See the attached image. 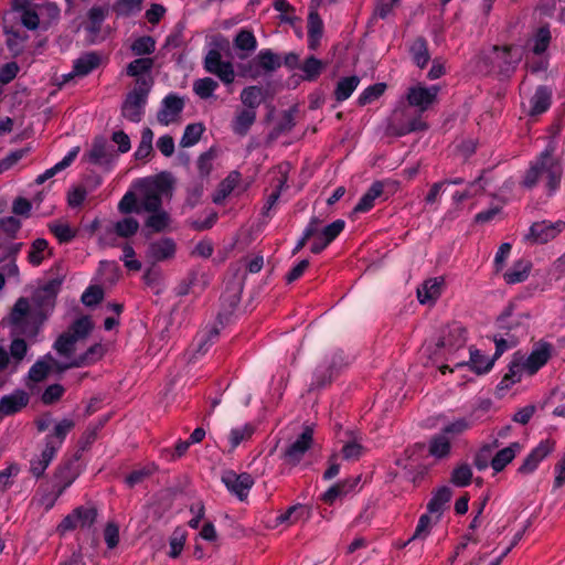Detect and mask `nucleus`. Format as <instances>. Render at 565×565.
<instances>
[{
  "label": "nucleus",
  "mask_w": 565,
  "mask_h": 565,
  "mask_svg": "<svg viewBox=\"0 0 565 565\" xmlns=\"http://www.w3.org/2000/svg\"><path fill=\"white\" fill-rule=\"evenodd\" d=\"M78 152H79V148L78 147L72 148L66 153V156L61 161H58L54 167H52V168L45 170L43 173L39 174L36 177V179H35L36 183L38 184H42L46 180H49L52 177H54L57 172H61L65 168L70 167L71 163L76 159Z\"/></svg>",
  "instance_id": "41"
},
{
  "label": "nucleus",
  "mask_w": 565,
  "mask_h": 565,
  "mask_svg": "<svg viewBox=\"0 0 565 565\" xmlns=\"http://www.w3.org/2000/svg\"><path fill=\"white\" fill-rule=\"evenodd\" d=\"M523 446L518 441H514L508 447L500 449L497 451L490 462L491 468L495 472L502 471L515 458V456L521 452Z\"/></svg>",
  "instance_id": "29"
},
{
  "label": "nucleus",
  "mask_w": 565,
  "mask_h": 565,
  "mask_svg": "<svg viewBox=\"0 0 565 565\" xmlns=\"http://www.w3.org/2000/svg\"><path fill=\"white\" fill-rule=\"evenodd\" d=\"M62 365H57L54 358L51 355L45 356L42 360H39L36 363L32 365V367L29 371V377L30 380L34 382H40L46 377V375L53 371V369L61 370Z\"/></svg>",
  "instance_id": "39"
},
{
  "label": "nucleus",
  "mask_w": 565,
  "mask_h": 565,
  "mask_svg": "<svg viewBox=\"0 0 565 565\" xmlns=\"http://www.w3.org/2000/svg\"><path fill=\"white\" fill-rule=\"evenodd\" d=\"M143 0H116L113 10L118 17H130L141 11Z\"/></svg>",
  "instance_id": "48"
},
{
  "label": "nucleus",
  "mask_w": 565,
  "mask_h": 565,
  "mask_svg": "<svg viewBox=\"0 0 565 565\" xmlns=\"http://www.w3.org/2000/svg\"><path fill=\"white\" fill-rule=\"evenodd\" d=\"M411 54L418 67H425L429 61L426 41L422 38L416 39L411 45Z\"/></svg>",
  "instance_id": "49"
},
{
  "label": "nucleus",
  "mask_w": 565,
  "mask_h": 565,
  "mask_svg": "<svg viewBox=\"0 0 565 565\" xmlns=\"http://www.w3.org/2000/svg\"><path fill=\"white\" fill-rule=\"evenodd\" d=\"M341 360H342L341 352H334L330 358L326 356L323 362H321L318 365V367L316 369L311 386L321 387V386L326 385L331 380L332 370L337 366L338 361H341Z\"/></svg>",
  "instance_id": "26"
},
{
  "label": "nucleus",
  "mask_w": 565,
  "mask_h": 565,
  "mask_svg": "<svg viewBox=\"0 0 565 565\" xmlns=\"http://www.w3.org/2000/svg\"><path fill=\"white\" fill-rule=\"evenodd\" d=\"M555 444L550 439L542 440L524 459L523 463L519 467V472L522 475L532 473L539 463L554 450Z\"/></svg>",
  "instance_id": "19"
},
{
  "label": "nucleus",
  "mask_w": 565,
  "mask_h": 565,
  "mask_svg": "<svg viewBox=\"0 0 565 565\" xmlns=\"http://www.w3.org/2000/svg\"><path fill=\"white\" fill-rule=\"evenodd\" d=\"M204 131L202 124H190L185 127L180 145L184 148L194 146Z\"/></svg>",
  "instance_id": "52"
},
{
  "label": "nucleus",
  "mask_w": 565,
  "mask_h": 565,
  "mask_svg": "<svg viewBox=\"0 0 565 565\" xmlns=\"http://www.w3.org/2000/svg\"><path fill=\"white\" fill-rule=\"evenodd\" d=\"M22 248V243H11L6 246H0V259L1 263L9 260L2 266V270L7 274L8 278H14L19 281V267L15 263V258Z\"/></svg>",
  "instance_id": "24"
},
{
  "label": "nucleus",
  "mask_w": 565,
  "mask_h": 565,
  "mask_svg": "<svg viewBox=\"0 0 565 565\" xmlns=\"http://www.w3.org/2000/svg\"><path fill=\"white\" fill-rule=\"evenodd\" d=\"M451 489L449 487L438 488L427 504V511L429 514L435 515L436 519H440L443 512L451 498Z\"/></svg>",
  "instance_id": "32"
},
{
  "label": "nucleus",
  "mask_w": 565,
  "mask_h": 565,
  "mask_svg": "<svg viewBox=\"0 0 565 565\" xmlns=\"http://www.w3.org/2000/svg\"><path fill=\"white\" fill-rule=\"evenodd\" d=\"M383 193V183L382 182H374L370 189L362 195L360 201L354 207L355 213H365L370 211L375 203V200L380 198Z\"/></svg>",
  "instance_id": "42"
},
{
  "label": "nucleus",
  "mask_w": 565,
  "mask_h": 565,
  "mask_svg": "<svg viewBox=\"0 0 565 565\" xmlns=\"http://www.w3.org/2000/svg\"><path fill=\"white\" fill-rule=\"evenodd\" d=\"M85 156L90 163L102 167L111 164L116 158L114 149L104 138L95 139Z\"/></svg>",
  "instance_id": "20"
},
{
  "label": "nucleus",
  "mask_w": 565,
  "mask_h": 565,
  "mask_svg": "<svg viewBox=\"0 0 565 565\" xmlns=\"http://www.w3.org/2000/svg\"><path fill=\"white\" fill-rule=\"evenodd\" d=\"M74 427V422L68 418H64L54 426V431L46 436L45 445H56V450L62 446L66 435Z\"/></svg>",
  "instance_id": "45"
},
{
  "label": "nucleus",
  "mask_w": 565,
  "mask_h": 565,
  "mask_svg": "<svg viewBox=\"0 0 565 565\" xmlns=\"http://www.w3.org/2000/svg\"><path fill=\"white\" fill-rule=\"evenodd\" d=\"M469 352L470 358L468 362H457L454 364V367H449V365L447 364L440 365V372L445 374L446 371L454 372L462 367H469L476 374L481 375L488 373L492 369L494 364V359L489 358L486 354H482L479 350L470 349Z\"/></svg>",
  "instance_id": "11"
},
{
  "label": "nucleus",
  "mask_w": 565,
  "mask_h": 565,
  "mask_svg": "<svg viewBox=\"0 0 565 565\" xmlns=\"http://www.w3.org/2000/svg\"><path fill=\"white\" fill-rule=\"evenodd\" d=\"M451 450L450 437L443 431L431 437L428 445V452L436 459H444L449 456Z\"/></svg>",
  "instance_id": "34"
},
{
  "label": "nucleus",
  "mask_w": 565,
  "mask_h": 565,
  "mask_svg": "<svg viewBox=\"0 0 565 565\" xmlns=\"http://www.w3.org/2000/svg\"><path fill=\"white\" fill-rule=\"evenodd\" d=\"M310 518V509L303 504H295L275 518L274 526H290L298 522H305Z\"/></svg>",
  "instance_id": "27"
},
{
  "label": "nucleus",
  "mask_w": 565,
  "mask_h": 565,
  "mask_svg": "<svg viewBox=\"0 0 565 565\" xmlns=\"http://www.w3.org/2000/svg\"><path fill=\"white\" fill-rule=\"evenodd\" d=\"M256 120V111L253 109H241L232 121V130L238 136H245Z\"/></svg>",
  "instance_id": "35"
},
{
  "label": "nucleus",
  "mask_w": 565,
  "mask_h": 565,
  "mask_svg": "<svg viewBox=\"0 0 565 565\" xmlns=\"http://www.w3.org/2000/svg\"><path fill=\"white\" fill-rule=\"evenodd\" d=\"M58 289L60 282L53 280L36 289L31 300L20 298L10 315L12 332L29 339L35 338L55 306Z\"/></svg>",
  "instance_id": "1"
},
{
  "label": "nucleus",
  "mask_w": 565,
  "mask_h": 565,
  "mask_svg": "<svg viewBox=\"0 0 565 565\" xmlns=\"http://www.w3.org/2000/svg\"><path fill=\"white\" fill-rule=\"evenodd\" d=\"M338 438L339 443L342 444L341 454L343 459L355 461L365 452L363 438L360 433L347 429L340 433Z\"/></svg>",
  "instance_id": "14"
},
{
  "label": "nucleus",
  "mask_w": 565,
  "mask_h": 565,
  "mask_svg": "<svg viewBox=\"0 0 565 565\" xmlns=\"http://www.w3.org/2000/svg\"><path fill=\"white\" fill-rule=\"evenodd\" d=\"M273 7L280 12L279 21L281 23L292 24L295 22V8L287 0H275Z\"/></svg>",
  "instance_id": "61"
},
{
  "label": "nucleus",
  "mask_w": 565,
  "mask_h": 565,
  "mask_svg": "<svg viewBox=\"0 0 565 565\" xmlns=\"http://www.w3.org/2000/svg\"><path fill=\"white\" fill-rule=\"evenodd\" d=\"M439 90L438 85L424 86L423 84H416L408 88L406 99L412 107L423 113L435 104Z\"/></svg>",
  "instance_id": "10"
},
{
  "label": "nucleus",
  "mask_w": 565,
  "mask_h": 565,
  "mask_svg": "<svg viewBox=\"0 0 565 565\" xmlns=\"http://www.w3.org/2000/svg\"><path fill=\"white\" fill-rule=\"evenodd\" d=\"M254 431L255 428L250 424H244L242 426L232 428L228 434L230 449L234 450L236 447L239 446L241 443L249 439L253 436Z\"/></svg>",
  "instance_id": "47"
},
{
  "label": "nucleus",
  "mask_w": 565,
  "mask_h": 565,
  "mask_svg": "<svg viewBox=\"0 0 565 565\" xmlns=\"http://www.w3.org/2000/svg\"><path fill=\"white\" fill-rule=\"evenodd\" d=\"M92 328L90 319L81 317L74 321L66 332L58 337L54 347L58 354L66 359V362H70L72 358H78V344L89 334Z\"/></svg>",
  "instance_id": "5"
},
{
  "label": "nucleus",
  "mask_w": 565,
  "mask_h": 565,
  "mask_svg": "<svg viewBox=\"0 0 565 565\" xmlns=\"http://www.w3.org/2000/svg\"><path fill=\"white\" fill-rule=\"evenodd\" d=\"M532 264L527 259H519L503 274V279L509 285L520 284L526 280Z\"/></svg>",
  "instance_id": "31"
},
{
  "label": "nucleus",
  "mask_w": 565,
  "mask_h": 565,
  "mask_svg": "<svg viewBox=\"0 0 565 565\" xmlns=\"http://www.w3.org/2000/svg\"><path fill=\"white\" fill-rule=\"evenodd\" d=\"M139 222L131 217H124L117 222L109 223L99 235V242L103 245H114L115 237L128 238L137 233Z\"/></svg>",
  "instance_id": "9"
},
{
  "label": "nucleus",
  "mask_w": 565,
  "mask_h": 565,
  "mask_svg": "<svg viewBox=\"0 0 565 565\" xmlns=\"http://www.w3.org/2000/svg\"><path fill=\"white\" fill-rule=\"evenodd\" d=\"M75 480V475L72 472L68 466L61 468L54 481V489L56 490V495H61L63 491L70 487Z\"/></svg>",
  "instance_id": "54"
},
{
  "label": "nucleus",
  "mask_w": 565,
  "mask_h": 565,
  "mask_svg": "<svg viewBox=\"0 0 565 565\" xmlns=\"http://www.w3.org/2000/svg\"><path fill=\"white\" fill-rule=\"evenodd\" d=\"M386 85L384 83H377L365 88L359 96L358 102L361 106L367 105L373 100L377 99L384 92Z\"/></svg>",
  "instance_id": "60"
},
{
  "label": "nucleus",
  "mask_w": 565,
  "mask_h": 565,
  "mask_svg": "<svg viewBox=\"0 0 565 565\" xmlns=\"http://www.w3.org/2000/svg\"><path fill=\"white\" fill-rule=\"evenodd\" d=\"M177 244L170 237H162L151 242L147 249V257L152 262H164L174 257Z\"/></svg>",
  "instance_id": "21"
},
{
  "label": "nucleus",
  "mask_w": 565,
  "mask_h": 565,
  "mask_svg": "<svg viewBox=\"0 0 565 565\" xmlns=\"http://www.w3.org/2000/svg\"><path fill=\"white\" fill-rule=\"evenodd\" d=\"M104 353V347L100 343H96L89 347L83 354H79L78 358H72L70 362L63 363L61 369L66 370L70 367H78L92 364L102 359Z\"/></svg>",
  "instance_id": "30"
},
{
  "label": "nucleus",
  "mask_w": 565,
  "mask_h": 565,
  "mask_svg": "<svg viewBox=\"0 0 565 565\" xmlns=\"http://www.w3.org/2000/svg\"><path fill=\"white\" fill-rule=\"evenodd\" d=\"M153 67V58L140 57L130 62L126 68L127 75L132 77H139L151 71Z\"/></svg>",
  "instance_id": "53"
},
{
  "label": "nucleus",
  "mask_w": 565,
  "mask_h": 565,
  "mask_svg": "<svg viewBox=\"0 0 565 565\" xmlns=\"http://www.w3.org/2000/svg\"><path fill=\"white\" fill-rule=\"evenodd\" d=\"M134 188L139 201L137 213L156 212L161 207L162 198L169 193V183L164 177L138 180Z\"/></svg>",
  "instance_id": "4"
},
{
  "label": "nucleus",
  "mask_w": 565,
  "mask_h": 565,
  "mask_svg": "<svg viewBox=\"0 0 565 565\" xmlns=\"http://www.w3.org/2000/svg\"><path fill=\"white\" fill-rule=\"evenodd\" d=\"M444 289V279L434 277L425 280L417 288V298L422 305L431 306L440 297Z\"/></svg>",
  "instance_id": "22"
},
{
  "label": "nucleus",
  "mask_w": 565,
  "mask_h": 565,
  "mask_svg": "<svg viewBox=\"0 0 565 565\" xmlns=\"http://www.w3.org/2000/svg\"><path fill=\"white\" fill-rule=\"evenodd\" d=\"M130 49L136 55H149L156 50V41L149 35L140 36L132 42Z\"/></svg>",
  "instance_id": "57"
},
{
  "label": "nucleus",
  "mask_w": 565,
  "mask_h": 565,
  "mask_svg": "<svg viewBox=\"0 0 565 565\" xmlns=\"http://www.w3.org/2000/svg\"><path fill=\"white\" fill-rule=\"evenodd\" d=\"M184 107V102L177 95H168L161 104V108L158 111L157 119L160 125L168 126L177 122L180 119L181 113Z\"/></svg>",
  "instance_id": "16"
},
{
  "label": "nucleus",
  "mask_w": 565,
  "mask_h": 565,
  "mask_svg": "<svg viewBox=\"0 0 565 565\" xmlns=\"http://www.w3.org/2000/svg\"><path fill=\"white\" fill-rule=\"evenodd\" d=\"M138 86L127 96L122 105V116L132 122H139L143 115V108L149 92V83L146 79H138Z\"/></svg>",
  "instance_id": "7"
},
{
  "label": "nucleus",
  "mask_w": 565,
  "mask_h": 565,
  "mask_svg": "<svg viewBox=\"0 0 565 565\" xmlns=\"http://www.w3.org/2000/svg\"><path fill=\"white\" fill-rule=\"evenodd\" d=\"M466 343V330L459 323H452L443 330V334L436 343V354L447 355V360L454 361L452 355L462 349Z\"/></svg>",
  "instance_id": "6"
},
{
  "label": "nucleus",
  "mask_w": 565,
  "mask_h": 565,
  "mask_svg": "<svg viewBox=\"0 0 565 565\" xmlns=\"http://www.w3.org/2000/svg\"><path fill=\"white\" fill-rule=\"evenodd\" d=\"M222 481L226 489L241 501L247 498L248 492L254 484V480L250 475H237L234 471H226L222 477Z\"/></svg>",
  "instance_id": "15"
},
{
  "label": "nucleus",
  "mask_w": 565,
  "mask_h": 565,
  "mask_svg": "<svg viewBox=\"0 0 565 565\" xmlns=\"http://www.w3.org/2000/svg\"><path fill=\"white\" fill-rule=\"evenodd\" d=\"M344 226L343 220H337L324 227H321L319 221V232L312 237L311 252L318 254L323 250L344 230Z\"/></svg>",
  "instance_id": "17"
},
{
  "label": "nucleus",
  "mask_w": 565,
  "mask_h": 565,
  "mask_svg": "<svg viewBox=\"0 0 565 565\" xmlns=\"http://www.w3.org/2000/svg\"><path fill=\"white\" fill-rule=\"evenodd\" d=\"M235 45L243 51H254L257 46L255 35L249 31H241L235 38Z\"/></svg>",
  "instance_id": "64"
},
{
  "label": "nucleus",
  "mask_w": 565,
  "mask_h": 565,
  "mask_svg": "<svg viewBox=\"0 0 565 565\" xmlns=\"http://www.w3.org/2000/svg\"><path fill=\"white\" fill-rule=\"evenodd\" d=\"M323 33V22L316 11L308 15V46L316 50L320 43Z\"/></svg>",
  "instance_id": "40"
},
{
  "label": "nucleus",
  "mask_w": 565,
  "mask_h": 565,
  "mask_svg": "<svg viewBox=\"0 0 565 565\" xmlns=\"http://www.w3.org/2000/svg\"><path fill=\"white\" fill-rule=\"evenodd\" d=\"M313 430L306 427L302 434L288 447L285 452V459L289 465H297L303 458L312 444Z\"/></svg>",
  "instance_id": "18"
},
{
  "label": "nucleus",
  "mask_w": 565,
  "mask_h": 565,
  "mask_svg": "<svg viewBox=\"0 0 565 565\" xmlns=\"http://www.w3.org/2000/svg\"><path fill=\"white\" fill-rule=\"evenodd\" d=\"M56 454V445L44 447L41 455L31 460L30 470L36 478L41 477Z\"/></svg>",
  "instance_id": "38"
},
{
  "label": "nucleus",
  "mask_w": 565,
  "mask_h": 565,
  "mask_svg": "<svg viewBox=\"0 0 565 565\" xmlns=\"http://www.w3.org/2000/svg\"><path fill=\"white\" fill-rule=\"evenodd\" d=\"M216 88L217 83L211 77L200 78L193 84L194 93L202 99L210 98Z\"/></svg>",
  "instance_id": "55"
},
{
  "label": "nucleus",
  "mask_w": 565,
  "mask_h": 565,
  "mask_svg": "<svg viewBox=\"0 0 565 565\" xmlns=\"http://www.w3.org/2000/svg\"><path fill=\"white\" fill-rule=\"evenodd\" d=\"M552 355V345L548 342L540 341L533 345L529 355L521 352L513 354L509 365V372L503 376L498 385L499 390L509 388L511 385L521 381L524 374L533 375L543 367Z\"/></svg>",
  "instance_id": "3"
},
{
  "label": "nucleus",
  "mask_w": 565,
  "mask_h": 565,
  "mask_svg": "<svg viewBox=\"0 0 565 565\" xmlns=\"http://www.w3.org/2000/svg\"><path fill=\"white\" fill-rule=\"evenodd\" d=\"M439 519H436L435 515L429 514L428 512L426 514H423L419 518L418 524L416 526V530L412 536V540H424L426 539L434 525L438 523Z\"/></svg>",
  "instance_id": "50"
},
{
  "label": "nucleus",
  "mask_w": 565,
  "mask_h": 565,
  "mask_svg": "<svg viewBox=\"0 0 565 565\" xmlns=\"http://www.w3.org/2000/svg\"><path fill=\"white\" fill-rule=\"evenodd\" d=\"M523 51L519 46H494L488 56L492 64V71L509 75L522 60Z\"/></svg>",
  "instance_id": "8"
},
{
  "label": "nucleus",
  "mask_w": 565,
  "mask_h": 565,
  "mask_svg": "<svg viewBox=\"0 0 565 565\" xmlns=\"http://www.w3.org/2000/svg\"><path fill=\"white\" fill-rule=\"evenodd\" d=\"M551 98L552 92L547 87H537L534 95L530 99L529 114L534 116L545 113L551 106Z\"/></svg>",
  "instance_id": "33"
},
{
  "label": "nucleus",
  "mask_w": 565,
  "mask_h": 565,
  "mask_svg": "<svg viewBox=\"0 0 565 565\" xmlns=\"http://www.w3.org/2000/svg\"><path fill=\"white\" fill-rule=\"evenodd\" d=\"M109 7L108 6H94L87 12V22L85 24V30L90 34H97L100 31L102 23L105 21L108 15Z\"/></svg>",
  "instance_id": "37"
},
{
  "label": "nucleus",
  "mask_w": 565,
  "mask_h": 565,
  "mask_svg": "<svg viewBox=\"0 0 565 565\" xmlns=\"http://www.w3.org/2000/svg\"><path fill=\"white\" fill-rule=\"evenodd\" d=\"M51 255L49 243L44 238H36L32 242L28 253V260L32 266H40Z\"/></svg>",
  "instance_id": "43"
},
{
  "label": "nucleus",
  "mask_w": 565,
  "mask_h": 565,
  "mask_svg": "<svg viewBox=\"0 0 565 565\" xmlns=\"http://www.w3.org/2000/svg\"><path fill=\"white\" fill-rule=\"evenodd\" d=\"M153 132L150 128H143L141 131V140L135 152L137 159L147 158L152 151Z\"/></svg>",
  "instance_id": "58"
},
{
  "label": "nucleus",
  "mask_w": 565,
  "mask_h": 565,
  "mask_svg": "<svg viewBox=\"0 0 565 565\" xmlns=\"http://www.w3.org/2000/svg\"><path fill=\"white\" fill-rule=\"evenodd\" d=\"M49 227L60 243H67L75 237V231L66 223H53Z\"/></svg>",
  "instance_id": "63"
},
{
  "label": "nucleus",
  "mask_w": 565,
  "mask_h": 565,
  "mask_svg": "<svg viewBox=\"0 0 565 565\" xmlns=\"http://www.w3.org/2000/svg\"><path fill=\"white\" fill-rule=\"evenodd\" d=\"M102 62L99 54L88 52L78 57L74 63L73 73L77 76H86L92 71L97 68Z\"/></svg>",
  "instance_id": "36"
},
{
  "label": "nucleus",
  "mask_w": 565,
  "mask_h": 565,
  "mask_svg": "<svg viewBox=\"0 0 565 565\" xmlns=\"http://www.w3.org/2000/svg\"><path fill=\"white\" fill-rule=\"evenodd\" d=\"M28 345L23 339H14L10 344V356L12 359V372L15 371L18 364L25 358Z\"/></svg>",
  "instance_id": "59"
},
{
  "label": "nucleus",
  "mask_w": 565,
  "mask_h": 565,
  "mask_svg": "<svg viewBox=\"0 0 565 565\" xmlns=\"http://www.w3.org/2000/svg\"><path fill=\"white\" fill-rule=\"evenodd\" d=\"M280 66L279 58L270 50H262L258 55L250 62L249 68L252 77H258L263 68L266 72H273Z\"/></svg>",
  "instance_id": "28"
},
{
  "label": "nucleus",
  "mask_w": 565,
  "mask_h": 565,
  "mask_svg": "<svg viewBox=\"0 0 565 565\" xmlns=\"http://www.w3.org/2000/svg\"><path fill=\"white\" fill-rule=\"evenodd\" d=\"M472 470L468 465H461L454 469L451 473V482L457 487H466L470 483Z\"/></svg>",
  "instance_id": "62"
},
{
  "label": "nucleus",
  "mask_w": 565,
  "mask_h": 565,
  "mask_svg": "<svg viewBox=\"0 0 565 565\" xmlns=\"http://www.w3.org/2000/svg\"><path fill=\"white\" fill-rule=\"evenodd\" d=\"M150 215L146 221V226L154 232L163 231L170 222L169 214L163 210L158 209L156 212H148Z\"/></svg>",
  "instance_id": "51"
},
{
  "label": "nucleus",
  "mask_w": 565,
  "mask_h": 565,
  "mask_svg": "<svg viewBox=\"0 0 565 565\" xmlns=\"http://www.w3.org/2000/svg\"><path fill=\"white\" fill-rule=\"evenodd\" d=\"M555 146L548 143L547 147L531 163L523 179L525 188H533L543 184L548 195L556 192L562 179V164L554 156Z\"/></svg>",
  "instance_id": "2"
},
{
  "label": "nucleus",
  "mask_w": 565,
  "mask_h": 565,
  "mask_svg": "<svg viewBox=\"0 0 565 565\" xmlns=\"http://www.w3.org/2000/svg\"><path fill=\"white\" fill-rule=\"evenodd\" d=\"M264 100V90L259 86L245 87L241 93V102L245 106L244 109H253L256 111Z\"/></svg>",
  "instance_id": "44"
},
{
  "label": "nucleus",
  "mask_w": 565,
  "mask_h": 565,
  "mask_svg": "<svg viewBox=\"0 0 565 565\" xmlns=\"http://www.w3.org/2000/svg\"><path fill=\"white\" fill-rule=\"evenodd\" d=\"M29 399V394L22 390L4 395L0 398V414L2 416L13 415L24 408Z\"/></svg>",
  "instance_id": "23"
},
{
  "label": "nucleus",
  "mask_w": 565,
  "mask_h": 565,
  "mask_svg": "<svg viewBox=\"0 0 565 565\" xmlns=\"http://www.w3.org/2000/svg\"><path fill=\"white\" fill-rule=\"evenodd\" d=\"M323 63L315 56L308 57L301 65L303 78L307 81H315L323 70Z\"/></svg>",
  "instance_id": "56"
},
{
  "label": "nucleus",
  "mask_w": 565,
  "mask_h": 565,
  "mask_svg": "<svg viewBox=\"0 0 565 565\" xmlns=\"http://www.w3.org/2000/svg\"><path fill=\"white\" fill-rule=\"evenodd\" d=\"M565 228L564 221H541L535 222L530 227V233L526 235V238L533 243L543 244L548 241L555 238L559 233H562Z\"/></svg>",
  "instance_id": "12"
},
{
  "label": "nucleus",
  "mask_w": 565,
  "mask_h": 565,
  "mask_svg": "<svg viewBox=\"0 0 565 565\" xmlns=\"http://www.w3.org/2000/svg\"><path fill=\"white\" fill-rule=\"evenodd\" d=\"M218 337L216 328H210L198 333L189 352L190 361L204 355Z\"/></svg>",
  "instance_id": "25"
},
{
  "label": "nucleus",
  "mask_w": 565,
  "mask_h": 565,
  "mask_svg": "<svg viewBox=\"0 0 565 565\" xmlns=\"http://www.w3.org/2000/svg\"><path fill=\"white\" fill-rule=\"evenodd\" d=\"M360 84V78L355 75L341 78L335 87L334 96L338 102L347 100Z\"/></svg>",
  "instance_id": "46"
},
{
  "label": "nucleus",
  "mask_w": 565,
  "mask_h": 565,
  "mask_svg": "<svg viewBox=\"0 0 565 565\" xmlns=\"http://www.w3.org/2000/svg\"><path fill=\"white\" fill-rule=\"evenodd\" d=\"M205 70L216 75L224 84H231L234 82L235 72L233 65L228 61H223L220 52L211 50L204 60Z\"/></svg>",
  "instance_id": "13"
}]
</instances>
